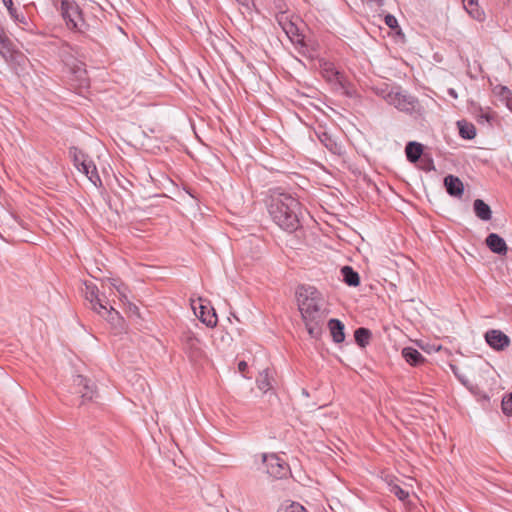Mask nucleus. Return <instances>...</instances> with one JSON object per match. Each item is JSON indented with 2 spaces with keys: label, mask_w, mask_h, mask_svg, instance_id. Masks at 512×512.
Masks as SVG:
<instances>
[{
  "label": "nucleus",
  "mask_w": 512,
  "mask_h": 512,
  "mask_svg": "<svg viewBox=\"0 0 512 512\" xmlns=\"http://www.w3.org/2000/svg\"><path fill=\"white\" fill-rule=\"evenodd\" d=\"M296 296L309 335L313 338L319 337L328 314L323 295L313 286L302 285L298 287Z\"/></svg>",
  "instance_id": "nucleus-1"
},
{
  "label": "nucleus",
  "mask_w": 512,
  "mask_h": 512,
  "mask_svg": "<svg viewBox=\"0 0 512 512\" xmlns=\"http://www.w3.org/2000/svg\"><path fill=\"white\" fill-rule=\"evenodd\" d=\"M268 211L273 221L287 232H294L300 225L301 205L291 194L274 191Z\"/></svg>",
  "instance_id": "nucleus-2"
},
{
  "label": "nucleus",
  "mask_w": 512,
  "mask_h": 512,
  "mask_svg": "<svg viewBox=\"0 0 512 512\" xmlns=\"http://www.w3.org/2000/svg\"><path fill=\"white\" fill-rule=\"evenodd\" d=\"M383 98L401 112L414 116H421L424 113V108L418 99L400 88H392L383 95Z\"/></svg>",
  "instance_id": "nucleus-3"
},
{
  "label": "nucleus",
  "mask_w": 512,
  "mask_h": 512,
  "mask_svg": "<svg viewBox=\"0 0 512 512\" xmlns=\"http://www.w3.org/2000/svg\"><path fill=\"white\" fill-rule=\"evenodd\" d=\"M61 13L69 29L81 30L84 25L78 4L74 0H61Z\"/></svg>",
  "instance_id": "nucleus-4"
},
{
  "label": "nucleus",
  "mask_w": 512,
  "mask_h": 512,
  "mask_svg": "<svg viewBox=\"0 0 512 512\" xmlns=\"http://www.w3.org/2000/svg\"><path fill=\"white\" fill-rule=\"evenodd\" d=\"M261 460L265 472L274 478H283L289 472L287 463L275 453H263L261 454Z\"/></svg>",
  "instance_id": "nucleus-5"
},
{
  "label": "nucleus",
  "mask_w": 512,
  "mask_h": 512,
  "mask_svg": "<svg viewBox=\"0 0 512 512\" xmlns=\"http://www.w3.org/2000/svg\"><path fill=\"white\" fill-rule=\"evenodd\" d=\"M73 386L75 388V393L80 395L83 404L97 398L95 384L86 377L82 375H75L73 377Z\"/></svg>",
  "instance_id": "nucleus-6"
},
{
  "label": "nucleus",
  "mask_w": 512,
  "mask_h": 512,
  "mask_svg": "<svg viewBox=\"0 0 512 512\" xmlns=\"http://www.w3.org/2000/svg\"><path fill=\"white\" fill-rule=\"evenodd\" d=\"M205 300L199 298L197 301H192L191 306L195 315L206 324L208 327H214L217 324V315L214 308L205 304Z\"/></svg>",
  "instance_id": "nucleus-7"
},
{
  "label": "nucleus",
  "mask_w": 512,
  "mask_h": 512,
  "mask_svg": "<svg viewBox=\"0 0 512 512\" xmlns=\"http://www.w3.org/2000/svg\"><path fill=\"white\" fill-rule=\"evenodd\" d=\"M83 294L85 299L90 302L91 308L96 313L102 314V309H105L106 301L99 297L97 286L92 282H85Z\"/></svg>",
  "instance_id": "nucleus-8"
},
{
  "label": "nucleus",
  "mask_w": 512,
  "mask_h": 512,
  "mask_svg": "<svg viewBox=\"0 0 512 512\" xmlns=\"http://www.w3.org/2000/svg\"><path fill=\"white\" fill-rule=\"evenodd\" d=\"M321 74L335 89L345 88V78L336 70L334 64L330 62L321 64Z\"/></svg>",
  "instance_id": "nucleus-9"
},
{
  "label": "nucleus",
  "mask_w": 512,
  "mask_h": 512,
  "mask_svg": "<svg viewBox=\"0 0 512 512\" xmlns=\"http://www.w3.org/2000/svg\"><path fill=\"white\" fill-rule=\"evenodd\" d=\"M487 344L494 350L502 351L510 345V338L500 330L491 329L485 333Z\"/></svg>",
  "instance_id": "nucleus-10"
},
{
  "label": "nucleus",
  "mask_w": 512,
  "mask_h": 512,
  "mask_svg": "<svg viewBox=\"0 0 512 512\" xmlns=\"http://www.w3.org/2000/svg\"><path fill=\"white\" fill-rule=\"evenodd\" d=\"M183 348L190 357V359L195 360L201 355V346L200 340L195 336V334L191 331H186L183 333L181 338Z\"/></svg>",
  "instance_id": "nucleus-11"
},
{
  "label": "nucleus",
  "mask_w": 512,
  "mask_h": 512,
  "mask_svg": "<svg viewBox=\"0 0 512 512\" xmlns=\"http://www.w3.org/2000/svg\"><path fill=\"white\" fill-rule=\"evenodd\" d=\"M80 165L81 168L79 167V171L84 173L95 186L97 185V182L101 183L97 168L92 160L88 159L85 155H82Z\"/></svg>",
  "instance_id": "nucleus-12"
},
{
  "label": "nucleus",
  "mask_w": 512,
  "mask_h": 512,
  "mask_svg": "<svg viewBox=\"0 0 512 512\" xmlns=\"http://www.w3.org/2000/svg\"><path fill=\"white\" fill-rule=\"evenodd\" d=\"M486 244L489 249L497 254L503 255L507 252L506 242L496 233H491L486 238Z\"/></svg>",
  "instance_id": "nucleus-13"
},
{
  "label": "nucleus",
  "mask_w": 512,
  "mask_h": 512,
  "mask_svg": "<svg viewBox=\"0 0 512 512\" xmlns=\"http://www.w3.org/2000/svg\"><path fill=\"white\" fill-rule=\"evenodd\" d=\"M444 185L451 196H461L463 194L464 185L458 177L453 175L446 176L444 178Z\"/></svg>",
  "instance_id": "nucleus-14"
},
{
  "label": "nucleus",
  "mask_w": 512,
  "mask_h": 512,
  "mask_svg": "<svg viewBox=\"0 0 512 512\" xmlns=\"http://www.w3.org/2000/svg\"><path fill=\"white\" fill-rule=\"evenodd\" d=\"M273 374L269 369H264L259 373L256 383L259 390L266 393L273 388Z\"/></svg>",
  "instance_id": "nucleus-15"
},
{
  "label": "nucleus",
  "mask_w": 512,
  "mask_h": 512,
  "mask_svg": "<svg viewBox=\"0 0 512 512\" xmlns=\"http://www.w3.org/2000/svg\"><path fill=\"white\" fill-rule=\"evenodd\" d=\"M328 327L335 343H341L345 339L344 325L338 319H330Z\"/></svg>",
  "instance_id": "nucleus-16"
},
{
  "label": "nucleus",
  "mask_w": 512,
  "mask_h": 512,
  "mask_svg": "<svg viewBox=\"0 0 512 512\" xmlns=\"http://www.w3.org/2000/svg\"><path fill=\"white\" fill-rule=\"evenodd\" d=\"M108 322H110L115 327L122 328L123 326V318L111 305L108 307V303H105V309H102V314Z\"/></svg>",
  "instance_id": "nucleus-17"
},
{
  "label": "nucleus",
  "mask_w": 512,
  "mask_h": 512,
  "mask_svg": "<svg viewBox=\"0 0 512 512\" xmlns=\"http://www.w3.org/2000/svg\"><path fill=\"white\" fill-rule=\"evenodd\" d=\"M462 2L463 7L471 17L478 21H482L484 19V12L480 9L478 0H462Z\"/></svg>",
  "instance_id": "nucleus-18"
},
{
  "label": "nucleus",
  "mask_w": 512,
  "mask_h": 512,
  "mask_svg": "<svg viewBox=\"0 0 512 512\" xmlns=\"http://www.w3.org/2000/svg\"><path fill=\"white\" fill-rule=\"evenodd\" d=\"M473 207L474 212L479 219L483 221H488L491 219V209L483 200L476 199L473 203Z\"/></svg>",
  "instance_id": "nucleus-19"
},
{
  "label": "nucleus",
  "mask_w": 512,
  "mask_h": 512,
  "mask_svg": "<svg viewBox=\"0 0 512 512\" xmlns=\"http://www.w3.org/2000/svg\"><path fill=\"white\" fill-rule=\"evenodd\" d=\"M402 356L406 362L412 366L419 365L424 361V357L421 355V353L412 347L403 348Z\"/></svg>",
  "instance_id": "nucleus-20"
},
{
  "label": "nucleus",
  "mask_w": 512,
  "mask_h": 512,
  "mask_svg": "<svg viewBox=\"0 0 512 512\" xmlns=\"http://www.w3.org/2000/svg\"><path fill=\"white\" fill-rule=\"evenodd\" d=\"M422 152H423V149H422V145L420 143L409 142L406 145L405 153H406L407 159L411 163L417 162L419 160Z\"/></svg>",
  "instance_id": "nucleus-21"
},
{
  "label": "nucleus",
  "mask_w": 512,
  "mask_h": 512,
  "mask_svg": "<svg viewBox=\"0 0 512 512\" xmlns=\"http://www.w3.org/2000/svg\"><path fill=\"white\" fill-rule=\"evenodd\" d=\"M0 54L5 58L12 54V43L10 39L7 37L4 28L0 24Z\"/></svg>",
  "instance_id": "nucleus-22"
},
{
  "label": "nucleus",
  "mask_w": 512,
  "mask_h": 512,
  "mask_svg": "<svg viewBox=\"0 0 512 512\" xmlns=\"http://www.w3.org/2000/svg\"><path fill=\"white\" fill-rule=\"evenodd\" d=\"M344 282L349 286H358L360 278L357 272H355L350 266H344L341 269Z\"/></svg>",
  "instance_id": "nucleus-23"
},
{
  "label": "nucleus",
  "mask_w": 512,
  "mask_h": 512,
  "mask_svg": "<svg viewBox=\"0 0 512 512\" xmlns=\"http://www.w3.org/2000/svg\"><path fill=\"white\" fill-rule=\"evenodd\" d=\"M459 134L462 138L471 140L476 136L475 126L465 121H458Z\"/></svg>",
  "instance_id": "nucleus-24"
},
{
  "label": "nucleus",
  "mask_w": 512,
  "mask_h": 512,
  "mask_svg": "<svg viewBox=\"0 0 512 512\" xmlns=\"http://www.w3.org/2000/svg\"><path fill=\"white\" fill-rule=\"evenodd\" d=\"M355 341L361 347H365L370 340L371 332L366 328H358L354 333Z\"/></svg>",
  "instance_id": "nucleus-25"
},
{
  "label": "nucleus",
  "mask_w": 512,
  "mask_h": 512,
  "mask_svg": "<svg viewBox=\"0 0 512 512\" xmlns=\"http://www.w3.org/2000/svg\"><path fill=\"white\" fill-rule=\"evenodd\" d=\"M22 30L27 31L29 33H36V26L23 14L18 15L17 19L14 21Z\"/></svg>",
  "instance_id": "nucleus-26"
},
{
  "label": "nucleus",
  "mask_w": 512,
  "mask_h": 512,
  "mask_svg": "<svg viewBox=\"0 0 512 512\" xmlns=\"http://www.w3.org/2000/svg\"><path fill=\"white\" fill-rule=\"evenodd\" d=\"M390 492L398 497L399 500L405 502L409 498V491L403 489L396 483H390Z\"/></svg>",
  "instance_id": "nucleus-27"
},
{
  "label": "nucleus",
  "mask_w": 512,
  "mask_h": 512,
  "mask_svg": "<svg viewBox=\"0 0 512 512\" xmlns=\"http://www.w3.org/2000/svg\"><path fill=\"white\" fill-rule=\"evenodd\" d=\"M284 30L291 41L295 43H301L303 41V37L298 33V29L293 23L288 24Z\"/></svg>",
  "instance_id": "nucleus-28"
},
{
  "label": "nucleus",
  "mask_w": 512,
  "mask_h": 512,
  "mask_svg": "<svg viewBox=\"0 0 512 512\" xmlns=\"http://www.w3.org/2000/svg\"><path fill=\"white\" fill-rule=\"evenodd\" d=\"M108 281L110 285L114 287L119 293L120 300L127 301V288L125 287V285L122 283H118V281H116L115 279H109Z\"/></svg>",
  "instance_id": "nucleus-29"
},
{
  "label": "nucleus",
  "mask_w": 512,
  "mask_h": 512,
  "mask_svg": "<svg viewBox=\"0 0 512 512\" xmlns=\"http://www.w3.org/2000/svg\"><path fill=\"white\" fill-rule=\"evenodd\" d=\"M241 6V12L243 15H250L254 8L253 0H235Z\"/></svg>",
  "instance_id": "nucleus-30"
},
{
  "label": "nucleus",
  "mask_w": 512,
  "mask_h": 512,
  "mask_svg": "<svg viewBox=\"0 0 512 512\" xmlns=\"http://www.w3.org/2000/svg\"><path fill=\"white\" fill-rule=\"evenodd\" d=\"M502 410L505 414L512 413V394L504 397L502 400Z\"/></svg>",
  "instance_id": "nucleus-31"
},
{
  "label": "nucleus",
  "mask_w": 512,
  "mask_h": 512,
  "mask_svg": "<svg viewBox=\"0 0 512 512\" xmlns=\"http://www.w3.org/2000/svg\"><path fill=\"white\" fill-rule=\"evenodd\" d=\"M284 512H309L303 505L293 502L287 506Z\"/></svg>",
  "instance_id": "nucleus-32"
},
{
  "label": "nucleus",
  "mask_w": 512,
  "mask_h": 512,
  "mask_svg": "<svg viewBox=\"0 0 512 512\" xmlns=\"http://www.w3.org/2000/svg\"><path fill=\"white\" fill-rule=\"evenodd\" d=\"M385 24L392 29H394L398 26L397 19L395 18V16H393L391 14H387L385 16Z\"/></svg>",
  "instance_id": "nucleus-33"
},
{
  "label": "nucleus",
  "mask_w": 512,
  "mask_h": 512,
  "mask_svg": "<svg viewBox=\"0 0 512 512\" xmlns=\"http://www.w3.org/2000/svg\"><path fill=\"white\" fill-rule=\"evenodd\" d=\"M7 11L13 21L17 19L18 15H21V13L14 6L7 9Z\"/></svg>",
  "instance_id": "nucleus-34"
},
{
  "label": "nucleus",
  "mask_w": 512,
  "mask_h": 512,
  "mask_svg": "<svg viewBox=\"0 0 512 512\" xmlns=\"http://www.w3.org/2000/svg\"><path fill=\"white\" fill-rule=\"evenodd\" d=\"M82 155H84L83 153L81 152H77L75 151L74 153V163H75V166L76 168L79 170V167L81 168V160H82Z\"/></svg>",
  "instance_id": "nucleus-35"
},
{
  "label": "nucleus",
  "mask_w": 512,
  "mask_h": 512,
  "mask_svg": "<svg viewBox=\"0 0 512 512\" xmlns=\"http://www.w3.org/2000/svg\"><path fill=\"white\" fill-rule=\"evenodd\" d=\"M247 368V363L245 361H240L238 363V369L240 372H244Z\"/></svg>",
  "instance_id": "nucleus-36"
},
{
  "label": "nucleus",
  "mask_w": 512,
  "mask_h": 512,
  "mask_svg": "<svg viewBox=\"0 0 512 512\" xmlns=\"http://www.w3.org/2000/svg\"><path fill=\"white\" fill-rule=\"evenodd\" d=\"M126 302H127V304H128V309H129V311H130V312H133V313H137L138 308H137L134 304H132V303L128 302V300H127Z\"/></svg>",
  "instance_id": "nucleus-37"
},
{
  "label": "nucleus",
  "mask_w": 512,
  "mask_h": 512,
  "mask_svg": "<svg viewBox=\"0 0 512 512\" xmlns=\"http://www.w3.org/2000/svg\"><path fill=\"white\" fill-rule=\"evenodd\" d=\"M4 6L9 9L10 7H13L14 4H13V1L12 0H2Z\"/></svg>",
  "instance_id": "nucleus-38"
},
{
  "label": "nucleus",
  "mask_w": 512,
  "mask_h": 512,
  "mask_svg": "<svg viewBox=\"0 0 512 512\" xmlns=\"http://www.w3.org/2000/svg\"><path fill=\"white\" fill-rule=\"evenodd\" d=\"M448 93H449V95H450V96H452L453 98H457V94H456V92H455V90H454V89H449V90H448Z\"/></svg>",
  "instance_id": "nucleus-39"
}]
</instances>
